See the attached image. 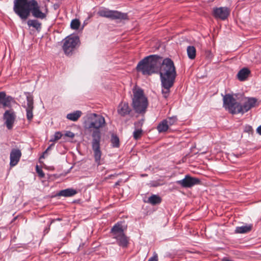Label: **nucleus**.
<instances>
[{
	"label": "nucleus",
	"mask_w": 261,
	"mask_h": 261,
	"mask_svg": "<svg viewBox=\"0 0 261 261\" xmlns=\"http://www.w3.org/2000/svg\"><path fill=\"white\" fill-rule=\"evenodd\" d=\"M105 125V118L102 115L95 113L87 115L84 122L85 129L92 132V147L95 162L97 165L101 164V152L100 149V129Z\"/></svg>",
	"instance_id": "f257e3e1"
},
{
	"label": "nucleus",
	"mask_w": 261,
	"mask_h": 261,
	"mask_svg": "<svg viewBox=\"0 0 261 261\" xmlns=\"http://www.w3.org/2000/svg\"><path fill=\"white\" fill-rule=\"evenodd\" d=\"M13 11L22 21L28 18L31 13L34 17L41 19L46 18L47 13L41 11L36 0H14Z\"/></svg>",
	"instance_id": "f03ea898"
},
{
	"label": "nucleus",
	"mask_w": 261,
	"mask_h": 261,
	"mask_svg": "<svg viewBox=\"0 0 261 261\" xmlns=\"http://www.w3.org/2000/svg\"><path fill=\"white\" fill-rule=\"evenodd\" d=\"M162 86V93L164 98L168 97L170 88L173 86L176 72L173 62L169 58L163 60L159 67Z\"/></svg>",
	"instance_id": "7ed1b4c3"
},
{
	"label": "nucleus",
	"mask_w": 261,
	"mask_h": 261,
	"mask_svg": "<svg viewBox=\"0 0 261 261\" xmlns=\"http://www.w3.org/2000/svg\"><path fill=\"white\" fill-rule=\"evenodd\" d=\"M223 107L232 114H244L254 107L257 103V99L255 98L244 97L241 99V105L230 94L223 96Z\"/></svg>",
	"instance_id": "20e7f679"
},
{
	"label": "nucleus",
	"mask_w": 261,
	"mask_h": 261,
	"mask_svg": "<svg viewBox=\"0 0 261 261\" xmlns=\"http://www.w3.org/2000/svg\"><path fill=\"white\" fill-rule=\"evenodd\" d=\"M161 59L157 55H150L144 58L138 64L136 69L144 75H150L159 71Z\"/></svg>",
	"instance_id": "39448f33"
},
{
	"label": "nucleus",
	"mask_w": 261,
	"mask_h": 261,
	"mask_svg": "<svg viewBox=\"0 0 261 261\" xmlns=\"http://www.w3.org/2000/svg\"><path fill=\"white\" fill-rule=\"evenodd\" d=\"M133 93L132 106L135 112L139 114L145 113L148 103L143 91L141 88L135 86L133 89Z\"/></svg>",
	"instance_id": "423d86ee"
},
{
	"label": "nucleus",
	"mask_w": 261,
	"mask_h": 261,
	"mask_svg": "<svg viewBox=\"0 0 261 261\" xmlns=\"http://www.w3.org/2000/svg\"><path fill=\"white\" fill-rule=\"evenodd\" d=\"M111 236L116 240L117 243L120 247L125 248L128 244V238L124 234L122 226L117 223L111 229Z\"/></svg>",
	"instance_id": "0eeeda50"
},
{
	"label": "nucleus",
	"mask_w": 261,
	"mask_h": 261,
	"mask_svg": "<svg viewBox=\"0 0 261 261\" xmlns=\"http://www.w3.org/2000/svg\"><path fill=\"white\" fill-rule=\"evenodd\" d=\"M97 14L103 17L112 19H125L127 18V15L117 11L110 10L106 8H101L97 12Z\"/></svg>",
	"instance_id": "6e6552de"
},
{
	"label": "nucleus",
	"mask_w": 261,
	"mask_h": 261,
	"mask_svg": "<svg viewBox=\"0 0 261 261\" xmlns=\"http://www.w3.org/2000/svg\"><path fill=\"white\" fill-rule=\"evenodd\" d=\"M79 38L76 36H69L63 40V49L68 56L71 55L79 43Z\"/></svg>",
	"instance_id": "1a4fd4ad"
},
{
	"label": "nucleus",
	"mask_w": 261,
	"mask_h": 261,
	"mask_svg": "<svg viewBox=\"0 0 261 261\" xmlns=\"http://www.w3.org/2000/svg\"><path fill=\"white\" fill-rule=\"evenodd\" d=\"M176 183L182 188H189L199 184L200 180L197 178L186 175L184 179L176 181Z\"/></svg>",
	"instance_id": "9d476101"
},
{
	"label": "nucleus",
	"mask_w": 261,
	"mask_h": 261,
	"mask_svg": "<svg viewBox=\"0 0 261 261\" xmlns=\"http://www.w3.org/2000/svg\"><path fill=\"white\" fill-rule=\"evenodd\" d=\"M230 10L227 7L214 8L213 10V16L216 19L224 20L229 15Z\"/></svg>",
	"instance_id": "9b49d317"
},
{
	"label": "nucleus",
	"mask_w": 261,
	"mask_h": 261,
	"mask_svg": "<svg viewBox=\"0 0 261 261\" xmlns=\"http://www.w3.org/2000/svg\"><path fill=\"white\" fill-rule=\"evenodd\" d=\"M5 124L8 129L12 128L14 123L16 115L13 110H9L5 111L3 116Z\"/></svg>",
	"instance_id": "f8f14e48"
},
{
	"label": "nucleus",
	"mask_w": 261,
	"mask_h": 261,
	"mask_svg": "<svg viewBox=\"0 0 261 261\" xmlns=\"http://www.w3.org/2000/svg\"><path fill=\"white\" fill-rule=\"evenodd\" d=\"M249 58L250 60L254 63L261 62V47H255L250 53Z\"/></svg>",
	"instance_id": "ddd939ff"
},
{
	"label": "nucleus",
	"mask_w": 261,
	"mask_h": 261,
	"mask_svg": "<svg viewBox=\"0 0 261 261\" xmlns=\"http://www.w3.org/2000/svg\"><path fill=\"white\" fill-rule=\"evenodd\" d=\"M27 105L24 106L27 112V117L29 121H31L33 117V110L34 109L33 99L31 96H27Z\"/></svg>",
	"instance_id": "4468645a"
},
{
	"label": "nucleus",
	"mask_w": 261,
	"mask_h": 261,
	"mask_svg": "<svg viewBox=\"0 0 261 261\" xmlns=\"http://www.w3.org/2000/svg\"><path fill=\"white\" fill-rule=\"evenodd\" d=\"M21 156V153L20 150L15 149H12L10 155V166L11 167H13L16 165L19 162Z\"/></svg>",
	"instance_id": "2eb2a0df"
},
{
	"label": "nucleus",
	"mask_w": 261,
	"mask_h": 261,
	"mask_svg": "<svg viewBox=\"0 0 261 261\" xmlns=\"http://www.w3.org/2000/svg\"><path fill=\"white\" fill-rule=\"evenodd\" d=\"M12 98L11 96H6V93L4 92H0V108L1 105L4 108L11 107V101Z\"/></svg>",
	"instance_id": "dca6fc26"
},
{
	"label": "nucleus",
	"mask_w": 261,
	"mask_h": 261,
	"mask_svg": "<svg viewBox=\"0 0 261 261\" xmlns=\"http://www.w3.org/2000/svg\"><path fill=\"white\" fill-rule=\"evenodd\" d=\"M130 112V109L128 106V103H121L119 105L118 109V113L121 116H124L126 115H128L129 114Z\"/></svg>",
	"instance_id": "f3484780"
},
{
	"label": "nucleus",
	"mask_w": 261,
	"mask_h": 261,
	"mask_svg": "<svg viewBox=\"0 0 261 261\" xmlns=\"http://www.w3.org/2000/svg\"><path fill=\"white\" fill-rule=\"evenodd\" d=\"M250 72V70L248 68H244L239 71L237 77L240 81H243L247 78Z\"/></svg>",
	"instance_id": "a211bd4d"
},
{
	"label": "nucleus",
	"mask_w": 261,
	"mask_h": 261,
	"mask_svg": "<svg viewBox=\"0 0 261 261\" xmlns=\"http://www.w3.org/2000/svg\"><path fill=\"white\" fill-rule=\"evenodd\" d=\"M76 191L72 189H66L61 190L59 193V195L64 197H69L74 195L76 194Z\"/></svg>",
	"instance_id": "6ab92c4d"
},
{
	"label": "nucleus",
	"mask_w": 261,
	"mask_h": 261,
	"mask_svg": "<svg viewBox=\"0 0 261 261\" xmlns=\"http://www.w3.org/2000/svg\"><path fill=\"white\" fill-rule=\"evenodd\" d=\"M82 114V113L81 111H76L73 113L68 114L66 118L70 120L76 121L81 116Z\"/></svg>",
	"instance_id": "aec40b11"
},
{
	"label": "nucleus",
	"mask_w": 261,
	"mask_h": 261,
	"mask_svg": "<svg viewBox=\"0 0 261 261\" xmlns=\"http://www.w3.org/2000/svg\"><path fill=\"white\" fill-rule=\"evenodd\" d=\"M27 24L29 27H33L36 30L39 31L41 28V23L36 19H30L27 21Z\"/></svg>",
	"instance_id": "412c9836"
},
{
	"label": "nucleus",
	"mask_w": 261,
	"mask_h": 261,
	"mask_svg": "<svg viewBox=\"0 0 261 261\" xmlns=\"http://www.w3.org/2000/svg\"><path fill=\"white\" fill-rule=\"evenodd\" d=\"M252 228L251 225H244L240 227H237L236 228V232L239 233H244L249 232Z\"/></svg>",
	"instance_id": "4be33fe9"
},
{
	"label": "nucleus",
	"mask_w": 261,
	"mask_h": 261,
	"mask_svg": "<svg viewBox=\"0 0 261 261\" xmlns=\"http://www.w3.org/2000/svg\"><path fill=\"white\" fill-rule=\"evenodd\" d=\"M169 126L167 123L166 120H163L161 121L157 126V129L159 133H164L166 132Z\"/></svg>",
	"instance_id": "5701e85b"
},
{
	"label": "nucleus",
	"mask_w": 261,
	"mask_h": 261,
	"mask_svg": "<svg viewBox=\"0 0 261 261\" xmlns=\"http://www.w3.org/2000/svg\"><path fill=\"white\" fill-rule=\"evenodd\" d=\"M187 55L189 59L193 60L196 57V48L193 46H188L187 48Z\"/></svg>",
	"instance_id": "b1692460"
},
{
	"label": "nucleus",
	"mask_w": 261,
	"mask_h": 261,
	"mask_svg": "<svg viewBox=\"0 0 261 261\" xmlns=\"http://www.w3.org/2000/svg\"><path fill=\"white\" fill-rule=\"evenodd\" d=\"M147 202L152 205H155L161 202V199L158 195H152L148 198Z\"/></svg>",
	"instance_id": "393cba45"
},
{
	"label": "nucleus",
	"mask_w": 261,
	"mask_h": 261,
	"mask_svg": "<svg viewBox=\"0 0 261 261\" xmlns=\"http://www.w3.org/2000/svg\"><path fill=\"white\" fill-rule=\"evenodd\" d=\"M113 147H118L119 146V138L114 135H112L111 140Z\"/></svg>",
	"instance_id": "a878e982"
},
{
	"label": "nucleus",
	"mask_w": 261,
	"mask_h": 261,
	"mask_svg": "<svg viewBox=\"0 0 261 261\" xmlns=\"http://www.w3.org/2000/svg\"><path fill=\"white\" fill-rule=\"evenodd\" d=\"M80 25V22L79 20L74 19L72 20L70 23V27L72 29L77 30Z\"/></svg>",
	"instance_id": "bb28decb"
},
{
	"label": "nucleus",
	"mask_w": 261,
	"mask_h": 261,
	"mask_svg": "<svg viewBox=\"0 0 261 261\" xmlns=\"http://www.w3.org/2000/svg\"><path fill=\"white\" fill-rule=\"evenodd\" d=\"M62 136V134H61V132H57L55 133L54 135L51 137V138L50 139V141L53 142H56V141H58V140H59L60 139H61Z\"/></svg>",
	"instance_id": "cd10ccee"
},
{
	"label": "nucleus",
	"mask_w": 261,
	"mask_h": 261,
	"mask_svg": "<svg viewBox=\"0 0 261 261\" xmlns=\"http://www.w3.org/2000/svg\"><path fill=\"white\" fill-rule=\"evenodd\" d=\"M142 129H136L133 133V137L135 140L139 139L142 135Z\"/></svg>",
	"instance_id": "c85d7f7f"
},
{
	"label": "nucleus",
	"mask_w": 261,
	"mask_h": 261,
	"mask_svg": "<svg viewBox=\"0 0 261 261\" xmlns=\"http://www.w3.org/2000/svg\"><path fill=\"white\" fill-rule=\"evenodd\" d=\"M166 120L167 123L168 124L169 127L174 125L177 121V118L176 117H170L167 119Z\"/></svg>",
	"instance_id": "c756f323"
},
{
	"label": "nucleus",
	"mask_w": 261,
	"mask_h": 261,
	"mask_svg": "<svg viewBox=\"0 0 261 261\" xmlns=\"http://www.w3.org/2000/svg\"><path fill=\"white\" fill-rule=\"evenodd\" d=\"M36 170L37 173H38V175L41 177L43 178L44 177V173L43 172L42 170L40 168H39V166L38 165H36Z\"/></svg>",
	"instance_id": "7c9ffc66"
},
{
	"label": "nucleus",
	"mask_w": 261,
	"mask_h": 261,
	"mask_svg": "<svg viewBox=\"0 0 261 261\" xmlns=\"http://www.w3.org/2000/svg\"><path fill=\"white\" fill-rule=\"evenodd\" d=\"M245 132H247L248 133H253V128L252 126L250 125H247L245 127Z\"/></svg>",
	"instance_id": "2f4dec72"
},
{
	"label": "nucleus",
	"mask_w": 261,
	"mask_h": 261,
	"mask_svg": "<svg viewBox=\"0 0 261 261\" xmlns=\"http://www.w3.org/2000/svg\"><path fill=\"white\" fill-rule=\"evenodd\" d=\"M148 261H158V257L157 254L155 253L153 256L148 259Z\"/></svg>",
	"instance_id": "473e14b6"
},
{
	"label": "nucleus",
	"mask_w": 261,
	"mask_h": 261,
	"mask_svg": "<svg viewBox=\"0 0 261 261\" xmlns=\"http://www.w3.org/2000/svg\"><path fill=\"white\" fill-rule=\"evenodd\" d=\"M54 145V144H52L49 146H48L47 148L46 149V150L43 152V155L41 156V158H44L45 154L47 153V151L49 150Z\"/></svg>",
	"instance_id": "72a5a7b5"
},
{
	"label": "nucleus",
	"mask_w": 261,
	"mask_h": 261,
	"mask_svg": "<svg viewBox=\"0 0 261 261\" xmlns=\"http://www.w3.org/2000/svg\"><path fill=\"white\" fill-rule=\"evenodd\" d=\"M66 136L72 138L74 137V134L71 132H68L66 133Z\"/></svg>",
	"instance_id": "f704fd0d"
},
{
	"label": "nucleus",
	"mask_w": 261,
	"mask_h": 261,
	"mask_svg": "<svg viewBox=\"0 0 261 261\" xmlns=\"http://www.w3.org/2000/svg\"><path fill=\"white\" fill-rule=\"evenodd\" d=\"M256 132L259 135H261V125L257 128Z\"/></svg>",
	"instance_id": "c9c22d12"
},
{
	"label": "nucleus",
	"mask_w": 261,
	"mask_h": 261,
	"mask_svg": "<svg viewBox=\"0 0 261 261\" xmlns=\"http://www.w3.org/2000/svg\"><path fill=\"white\" fill-rule=\"evenodd\" d=\"M223 261H232V260H230V259H228V258H224L223 259Z\"/></svg>",
	"instance_id": "e433bc0d"
},
{
	"label": "nucleus",
	"mask_w": 261,
	"mask_h": 261,
	"mask_svg": "<svg viewBox=\"0 0 261 261\" xmlns=\"http://www.w3.org/2000/svg\"><path fill=\"white\" fill-rule=\"evenodd\" d=\"M158 185H153V186H154V187H156V186H158Z\"/></svg>",
	"instance_id": "4c0bfd02"
},
{
	"label": "nucleus",
	"mask_w": 261,
	"mask_h": 261,
	"mask_svg": "<svg viewBox=\"0 0 261 261\" xmlns=\"http://www.w3.org/2000/svg\"><path fill=\"white\" fill-rule=\"evenodd\" d=\"M57 220H58V221H60V220H61V219L58 218V219H57Z\"/></svg>",
	"instance_id": "58836bf2"
}]
</instances>
